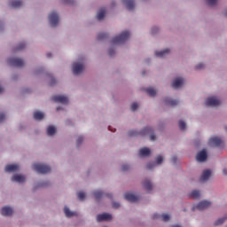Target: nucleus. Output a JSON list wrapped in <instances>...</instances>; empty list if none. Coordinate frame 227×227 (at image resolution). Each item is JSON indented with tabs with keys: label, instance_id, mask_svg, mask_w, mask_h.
Returning <instances> with one entry per match:
<instances>
[{
	"label": "nucleus",
	"instance_id": "nucleus-1",
	"mask_svg": "<svg viewBox=\"0 0 227 227\" xmlns=\"http://www.w3.org/2000/svg\"><path fill=\"white\" fill-rule=\"evenodd\" d=\"M128 136L129 137H136L137 136H149L151 141H155V134L153 133V129L151 127H146L140 132H137L136 130H129L128 132Z\"/></svg>",
	"mask_w": 227,
	"mask_h": 227
},
{
	"label": "nucleus",
	"instance_id": "nucleus-2",
	"mask_svg": "<svg viewBox=\"0 0 227 227\" xmlns=\"http://www.w3.org/2000/svg\"><path fill=\"white\" fill-rule=\"evenodd\" d=\"M130 38V32L129 31H123L121 33V35L115 36L112 40V43L114 45H116L117 43H125L127 40Z\"/></svg>",
	"mask_w": 227,
	"mask_h": 227
},
{
	"label": "nucleus",
	"instance_id": "nucleus-3",
	"mask_svg": "<svg viewBox=\"0 0 227 227\" xmlns=\"http://www.w3.org/2000/svg\"><path fill=\"white\" fill-rule=\"evenodd\" d=\"M34 171L41 173V175H45L46 173H51V167L42 164V163H34L32 165Z\"/></svg>",
	"mask_w": 227,
	"mask_h": 227
},
{
	"label": "nucleus",
	"instance_id": "nucleus-4",
	"mask_svg": "<svg viewBox=\"0 0 227 227\" xmlns=\"http://www.w3.org/2000/svg\"><path fill=\"white\" fill-rule=\"evenodd\" d=\"M7 62L11 67H16L17 68H22V67L24 66V60L19 58L8 59Z\"/></svg>",
	"mask_w": 227,
	"mask_h": 227
},
{
	"label": "nucleus",
	"instance_id": "nucleus-5",
	"mask_svg": "<svg viewBox=\"0 0 227 227\" xmlns=\"http://www.w3.org/2000/svg\"><path fill=\"white\" fill-rule=\"evenodd\" d=\"M49 22L51 27H56L59 22V16L56 12H51L49 17Z\"/></svg>",
	"mask_w": 227,
	"mask_h": 227
},
{
	"label": "nucleus",
	"instance_id": "nucleus-6",
	"mask_svg": "<svg viewBox=\"0 0 227 227\" xmlns=\"http://www.w3.org/2000/svg\"><path fill=\"white\" fill-rule=\"evenodd\" d=\"M206 106L208 107H217V106H221V100L215 97H210L206 100Z\"/></svg>",
	"mask_w": 227,
	"mask_h": 227
},
{
	"label": "nucleus",
	"instance_id": "nucleus-7",
	"mask_svg": "<svg viewBox=\"0 0 227 227\" xmlns=\"http://www.w3.org/2000/svg\"><path fill=\"white\" fill-rule=\"evenodd\" d=\"M84 71V66L82 64L74 62L73 64V74L74 75H79L82 72Z\"/></svg>",
	"mask_w": 227,
	"mask_h": 227
},
{
	"label": "nucleus",
	"instance_id": "nucleus-8",
	"mask_svg": "<svg viewBox=\"0 0 227 227\" xmlns=\"http://www.w3.org/2000/svg\"><path fill=\"white\" fill-rule=\"evenodd\" d=\"M212 205L209 201L202 200L200 201L198 206H195L192 207V210H205L206 208H208Z\"/></svg>",
	"mask_w": 227,
	"mask_h": 227
},
{
	"label": "nucleus",
	"instance_id": "nucleus-9",
	"mask_svg": "<svg viewBox=\"0 0 227 227\" xmlns=\"http://www.w3.org/2000/svg\"><path fill=\"white\" fill-rule=\"evenodd\" d=\"M208 155L207 154V150L203 149L202 151H200L196 155V160L198 162H205L207 160Z\"/></svg>",
	"mask_w": 227,
	"mask_h": 227
},
{
	"label": "nucleus",
	"instance_id": "nucleus-10",
	"mask_svg": "<svg viewBox=\"0 0 227 227\" xmlns=\"http://www.w3.org/2000/svg\"><path fill=\"white\" fill-rule=\"evenodd\" d=\"M51 100L53 102H59V104H68V98H67L66 96H52Z\"/></svg>",
	"mask_w": 227,
	"mask_h": 227
},
{
	"label": "nucleus",
	"instance_id": "nucleus-11",
	"mask_svg": "<svg viewBox=\"0 0 227 227\" xmlns=\"http://www.w3.org/2000/svg\"><path fill=\"white\" fill-rule=\"evenodd\" d=\"M124 198L127 201H129V203H136L137 201H139V197L130 192L125 193Z\"/></svg>",
	"mask_w": 227,
	"mask_h": 227
},
{
	"label": "nucleus",
	"instance_id": "nucleus-12",
	"mask_svg": "<svg viewBox=\"0 0 227 227\" xmlns=\"http://www.w3.org/2000/svg\"><path fill=\"white\" fill-rule=\"evenodd\" d=\"M113 219V215L107 213H104L97 215L98 223H102V221H111Z\"/></svg>",
	"mask_w": 227,
	"mask_h": 227
},
{
	"label": "nucleus",
	"instance_id": "nucleus-13",
	"mask_svg": "<svg viewBox=\"0 0 227 227\" xmlns=\"http://www.w3.org/2000/svg\"><path fill=\"white\" fill-rule=\"evenodd\" d=\"M184 85V78H176L172 82V88L178 90L181 86Z\"/></svg>",
	"mask_w": 227,
	"mask_h": 227
},
{
	"label": "nucleus",
	"instance_id": "nucleus-14",
	"mask_svg": "<svg viewBox=\"0 0 227 227\" xmlns=\"http://www.w3.org/2000/svg\"><path fill=\"white\" fill-rule=\"evenodd\" d=\"M152 151L148 147H143L139 150L138 155L139 157H149Z\"/></svg>",
	"mask_w": 227,
	"mask_h": 227
},
{
	"label": "nucleus",
	"instance_id": "nucleus-15",
	"mask_svg": "<svg viewBox=\"0 0 227 227\" xmlns=\"http://www.w3.org/2000/svg\"><path fill=\"white\" fill-rule=\"evenodd\" d=\"M12 182H18V184H24V182H26V177L22 175H14L12 177Z\"/></svg>",
	"mask_w": 227,
	"mask_h": 227
},
{
	"label": "nucleus",
	"instance_id": "nucleus-16",
	"mask_svg": "<svg viewBox=\"0 0 227 227\" xmlns=\"http://www.w3.org/2000/svg\"><path fill=\"white\" fill-rule=\"evenodd\" d=\"M1 214L2 215H12L13 214V209L8 206H5L1 209Z\"/></svg>",
	"mask_w": 227,
	"mask_h": 227
},
{
	"label": "nucleus",
	"instance_id": "nucleus-17",
	"mask_svg": "<svg viewBox=\"0 0 227 227\" xmlns=\"http://www.w3.org/2000/svg\"><path fill=\"white\" fill-rule=\"evenodd\" d=\"M211 175L212 171H210L209 169L204 170L200 176V182H206V180H208L210 178Z\"/></svg>",
	"mask_w": 227,
	"mask_h": 227
},
{
	"label": "nucleus",
	"instance_id": "nucleus-18",
	"mask_svg": "<svg viewBox=\"0 0 227 227\" xmlns=\"http://www.w3.org/2000/svg\"><path fill=\"white\" fill-rule=\"evenodd\" d=\"M19 169V165L12 164V165H7L4 168V171L6 173H13L14 171H17Z\"/></svg>",
	"mask_w": 227,
	"mask_h": 227
},
{
	"label": "nucleus",
	"instance_id": "nucleus-19",
	"mask_svg": "<svg viewBox=\"0 0 227 227\" xmlns=\"http://www.w3.org/2000/svg\"><path fill=\"white\" fill-rule=\"evenodd\" d=\"M122 3L126 4L127 10L132 11L136 8V4H134V0H122Z\"/></svg>",
	"mask_w": 227,
	"mask_h": 227
},
{
	"label": "nucleus",
	"instance_id": "nucleus-20",
	"mask_svg": "<svg viewBox=\"0 0 227 227\" xmlns=\"http://www.w3.org/2000/svg\"><path fill=\"white\" fill-rule=\"evenodd\" d=\"M164 102L166 106H178V100H176V99L166 98L164 99Z\"/></svg>",
	"mask_w": 227,
	"mask_h": 227
},
{
	"label": "nucleus",
	"instance_id": "nucleus-21",
	"mask_svg": "<svg viewBox=\"0 0 227 227\" xmlns=\"http://www.w3.org/2000/svg\"><path fill=\"white\" fill-rule=\"evenodd\" d=\"M22 4V1L20 0H13L10 2V6H12V8H20Z\"/></svg>",
	"mask_w": 227,
	"mask_h": 227
},
{
	"label": "nucleus",
	"instance_id": "nucleus-22",
	"mask_svg": "<svg viewBox=\"0 0 227 227\" xmlns=\"http://www.w3.org/2000/svg\"><path fill=\"white\" fill-rule=\"evenodd\" d=\"M168 54H169V49H165L161 51H155V56L158 58H164L165 56H168Z\"/></svg>",
	"mask_w": 227,
	"mask_h": 227
},
{
	"label": "nucleus",
	"instance_id": "nucleus-23",
	"mask_svg": "<svg viewBox=\"0 0 227 227\" xmlns=\"http://www.w3.org/2000/svg\"><path fill=\"white\" fill-rule=\"evenodd\" d=\"M64 212L67 217H74V215H77L75 212L70 211V208L67 207H64Z\"/></svg>",
	"mask_w": 227,
	"mask_h": 227
},
{
	"label": "nucleus",
	"instance_id": "nucleus-24",
	"mask_svg": "<svg viewBox=\"0 0 227 227\" xmlns=\"http://www.w3.org/2000/svg\"><path fill=\"white\" fill-rule=\"evenodd\" d=\"M143 186L145 189V191H152V182H150L149 180H145L143 182Z\"/></svg>",
	"mask_w": 227,
	"mask_h": 227
},
{
	"label": "nucleus",
	"instance_id": "nucleus-25",
	"mask_svg": "<svg viewBox=\"0 0 227 227\" xmlns=\"http://www.w3.org/2000/svg\"><path fill=\"white\" fill-rule=\"evenodd\" d=\"M105 17H106V9H100L97 15L98 20H102Z\"/></svg>",
	"mask_w": 227,
	"mask_h": 227
},
{
	"label": "nucleus",
	"instance_id": "nucleus-26",
	"mask_svg": "<svg viewBox=\"0 0 227 227\" xmlns=\"http://www.w3.org/2000/svg\"><path fill=\"white\" fill-rule=\"evenodd\" d=\"M48 136H54L56 134V128L54 126H49L47 128Z\"/></svg>",
	"mask_w": 227,
	"mask_h": 227
},
{
	"label": "nucleus",
	"instance_id": "nucleus-27",
	"mask_svg": "<svg viewBox=\"0 0 227 227\" xmlns=\"http://www.w3.org/2000/svg\"><path fill=\"white\" fill-rule=\"evenodd\" d=\"M145 91L149 97H155L157 95V91L153 88H148Z\"/></svg>",
	"mask_w": 227,
	"mask_h": 227
},
{
	"label": "nucleus",
	"instance_id": "nucleus-28",
	"mask_svg": "<svg viewBox=\"0 0 227 227\" xmlns=\"http://www.w3.org/2000/svg\"><path fill=\"white\" fill-rule=\"evenodd\" d=\"M34 119L40 121L43 120V113L42 112H35L34 113Z\"/></svg>",
	"mask_w": 227,
	"mask_h": 227
},
{
	"label": "nucleus",
	"instance_id": "nucleus-29",
	"mask_svg": "<svg viewBox=\"0 0 227 227\" xmlns=\"http://www.w3.org/2000/svg\"><path fill=\"white\" fill-rule=\"evenodd\" d=\"M200 196V191L198 190L192 191V193L190 194V198H193V200H198Z\"/></svg>",
	"mask_w": 227,
	"mask_h": 227
},
{
	"label": "nucleus",
	"instance_id": "nucleus-30",
	"mask_svg": "<svg viewBox=\"0 0 227 227\" xmlns=\"http://www.w3.org/2000/svg\"><path fill=\"white\" fill-rule=\"evenodd\" d=\"M209 143H223V140L220 137H211L209 139Z\"/></svg>",
	"mask_w": 227,
	"mask_h": 227
},
{
	"label": "nucleus",
	"instance_id": "nucleus-31",
	"mask_svg": "<svg viewBox=\"0 0 227 227\" xmlns=\"http://www.w3.org/2000/svg\"><path fill=\"white\" fill-rule=\"evenodd\" d=\"M102 196H104V192L102 191L94 192V197L98 201L100 200V198H102Z\"/></svg>",
	"mask_w": 227,
	"mask_h": 227
},
{
	"label": "nucleus",
	"instance_id": "nucleus-32",
	"mask_svg": "<svg viewBox=\"0 0 227 227\" xmlns=\"http://www.w3.org/2000/svg\"><path fill=\"white\" fill-rule=\"evenodd\" d=\"M227 219V215H225L223 218H220L215 222V226H219L220 224H223L224 221Z\"/></svg>",
	"mask_w": 227,
	"mask_h": 227
},
{
	"label": "nucleus",
	"instance_id": "nucleus-33",
	"mask_svg": "<svg viewBox=\"0 0 227 227\" xmlns=\"http://www.w3.org/2000/svg\"><path fill=\"white\" fill-rule=\"evenodd\" d=\"M77 198H78V200L82 201V200H84V198H86V193H84V192H80L77 194Z\"/></svg>",
	"mask_w": 227,
	"mask_h": 227
},
{
	"label": "nucleus",
	"instance_id": "nucleus-34",
	"mask_svg": "<svg viewBox=\"0 0 227 227\" xmlns=\"http://www.w3.org/2000/svg\"><path fill=\"white\" fill-rule=\"evenodd\" d=\"M164 161V158L161 155L156 157V164L160 165Z\"/></svg>",
	"mask_w": 227,
	"mask_h": 227
},
{
	"label": "nucleus",
	"instance_id": "nucleus-35",
	"mask_svg": "<svg viewBox=\"0 0 227 227\" xmlns=\"http://www.w3.org/2000/svg\"><path fill=\"white\" fill-rule=\"evenodd\" d=\"M106 37H107L106 33H100L98 35V40H106Z\"/></svg>",
	"mask_w": 227,
	"mask_h": 227
},
{
	"label": "nucleus",
	"instance_id": "nucleus-36",
	"mask_svg": "<svg viewBox=\"0 0 227 227\" xmlns=\"http://www.w3.org/2000/svg\"><path fill=\"white\" fill-rule=\"evenodd\" d=\"M206 3H207L208 6H215V4H217V0H206Z\"/></svg>",
	"mask_w": 227,
	"mask_h": 227
},
{
	"label": "nucleus",
	"instance_id": "nucleus-37",
	"mask_svg": "<svg viewBox=\"0 0 227 227\" xmlns=\"http://www.w3.org/2000/svg\"><path fill=\"white\" fill-rule=\"evenodd\" d=\"M185 123L184 122V121H179V129L180 130H185Z\"/></svg>",
	"mask_w": 227,
	"mask_h": 227
},
{
	"label": "nucleus",
	"instance_id": "nucleus-38",
	"mask_svg": "<svg viewBox=\"0 0 227 227\" xmlns=\"http://www.w3.org/2000/svg\"><path fill=\"white\" fill-rule=\"evenodd\" d=\"M161 219L164 221V223H168V221L170 219L169 215H162Z\"/></svg>",
	"mask_w": 227,
	"mask_h": 227
},
{
	"label": "nucleus",
	"instance_id": "nucleus-39",
	"mask_svg": "<svg viewBox=\"0 0 227 227\" xmlns=\"http://www.w3.org/2000/svg\"><path fill=\"white\" fill-rule=\"evenodd\" d=\"M26 48V43H21L19 44V46L16 48V51H22V49Z\"/></svg>",
	"mask_w": 227,
	"mask_h": 227
},
{
	"label": "nucleus",
	"instance_id": "nucleus-40",
	"mask_svg": "<svg viewBox=\"0 0 227 227\" xmlns=\"http://www.w3.org/2000/svg\"><path fill=\"white\" fill-rule=\"evenodd\" d=\"M223 145H224V144H223V143H214V144H212V147L213 148H221V146H223Z\"/></svg>",
	"mask_w": 227,
	"mask_h": 227
},
{
	"label": "nucleus",
	"instance_id": "nucleus-41",
	"mask_svg": "<svg viewBox=\"0 0 227 227\" xmlns=\"http://www.w3.org/2000/svg\"><path fill=\"white\" fill-rule=\"evenodd\" d=\"M137 107H139V105H137V103H132L131 111H137Z\"/></svg>",
	"mask_w": 227,
	"mask_h": 227
},
{
	"label": "nucleus",
	"instance_id": "nucleus-42",
	"mask_svg": "<svg viewBox=\"0 0 227 227\" xmlns=\"http://www.w3.org/2000/svg\"><path fill=\"white\" fill-rule=\"evenodd\" d=\"M201 68H205V65H203L202 63L195 67V70H201Z\"/></svg>",
	"mask_w": 227,
	"mask_h": 227
},
{
	"label": "nucleus",
	"instance_id": "nucleus-43",
	"mask_svg": "<svg viewBox=\"0 0 227 227\" xmlns=\"http://www.w3.org/2000/svg\"><path fill=\"white\" fill-rule=\"evenodd\" d=\"M129 169H130V166H129V165H122V167H121V170L122 171H129Z\"/></svg>",
	"mask_w": 227,
	"mask_h": 227
},
{
	"label": "nucleus",
	"instance_id": "nucleus-44",
	"mask_svg": "<svg viewBox=\"0 0 227 227\" xmlns=\"http://www.w3.org/2000/svg\"><path fill=\"white\" fill-rule=\"evenodd\" d=\"M5 119H6V115H4V114H0V123L4 121Z\"/></svg>",
	"mask_w": 227,
	"mask_h": 227
},
{
	"label": "nucleus",
	"instance_id": "nucleus-45",
	"mask_svg": "<svg viewBox=\"0 0 227 227\" xmlns=\"http://www.w3.org/2000/svg\"><path fill=\"white\" fill-rule=\"evenodd\" d=\"M153 168H155V163H149L147 165V169H153Z\"/></svg>",
	"mask_w": 227,
	"mask_h": 227
},
{
	"label": "nucleus",
	"instance_id": "nucleus-46",
	"mask_svg": "<svg viewBox=\"0 0 227 227\" xmlns=\"http://www.w3.org/2000/svg\"><path fill=\"white\" fill-rule=\"evenodd\" d=\"M113 208H120V203H118V202H114V203H113Z\"/></svg>",
	"mask_w": 227,
	"mask_h": 227
},
{
	"label": "nucleus",
	"instance_id": "nucleus-47",
	"mask_svg": "<svg viewBox=\"0 0 227 227\" xmlns=\"http://www.w3.org/2000/svg\"><path fill=\"white\" fill-rule=\"evenodd\" d=\"M108 54H109V56H113V55L114 54V50L110 49V50L108 51Z\"/></svg>",
	"mask_w": 227,
	"mask_h": 227
},
{
	"label": "nucleus",
	"instance_id": "nucleus-48",
	"mask_svg": "<svg viewBox=\"0 0 227 227\" xmlns=\"http://www.w3.org/2000/svg\"><path fill=\"white\" fill-rule=\"evenodd\" d=\"M84 141V138L82 137H80L78 138V143H82Z\"/></svg>",
	"mask_w": 227,
	"mask_h": 227
},
{
	"label": "nucleus",
	"instance_id": "nucleus-49",
	"mask_svg": "<svg viewBox=\"0 0 227 227\" xmlns=\"http://www.w3.org/2000/svg\"><path fill=\"white\" fill-rule=\"evenodd\" d=\"M172 162H174V164L176 163V156L172 157Z\"/></svg>",
	"mask_w": 227,
	"mask_h": 227
},
{
	"label": "nucleus",
	"instance_id": "nucleus-50",
	"mask_svg": "<svg viewBox=\"0 0 227 227\" xmlns=\"http://www.w3.org/2000/svg\"><path fill=\"white\" fill-rule=\"evenodd\" d=\"M155 31H159V28L153 27V28L152 29V33H153V34L155 33Z\"/></svg>",
	"mask_w": 227,
	"mask_h": 227
},
{
	"label": "nucleus",
	"instance_id": "nucleus-51",
	"mask_svg": "<svg viewBox=\"0 0 227 227\" xmlns=\"http://www.w3.org/2000/svg\"><path fill=\"white\" fill-rule=\"evenodd\" d=\"M106 196L107 198H110V199L113 198V194L106 193Z\"/></svg>",
	"mask_w": 227,
	"mask_h": 227
},
{
	"label": "nucleus",
	"instance_id": "nucleus-52",
	"mask_svg": "<svg viewBox=\"0 0 227 227\" xmlns=\"http://www.w3.org/2000/svg\"><path fill=\"white\" fill-rule=\"evenodd\" d=\"M223 175H227V168H223Z\"/></svg>",
	"mask_w": 227,
	"mask_h": 227
},
{
	"label": "nucleus",
	"instance_id": "nucleus-53",
	"mask_svg": "<svg viewBox=\"0 0 227 227\" xmlns=\"http://www.w3.org/2000/svg\"><path fill=\"white\" fill-rule=\"evenodd\" d=\"M51 57H52V54L47 53V58H51Z\"/></svg>",
	"mask_w": 227,
	"mask_h": 227
},
{
	"label": "nucleus",
	"instance_id": "nucleus-54",
	"mask_svg": "<svg viewBox=\"0 0 227 227\" xmlns=\"http://www.w3.org/2000/svg\"><path fill=\"white\" fill-rule=\"evenodd\" d=\"M159 215H154L153 219H158Z\"/></svg>",
	"mask_w": 227,
	"mask_h": 227
},
{
	"label": "nucleus",
	"instance_id": "nucleus-55",
	"mask_svg": "<svg viewBox=\"0 0 227 227\" xmlns=\"http://www.w3.org/2000/svg\"><path fill=\"white\" fill-rule=\"evenodd\" d=\"M3 91H4V90L2 87H0V93H3Z\"/></svg>",
	"mask_w": 227,
	"mask_h": 227
},
{
	"label": "nucleus",
	"instance_id": "nucleus-56",
	"mask_svg": "<svg viewBox=\"0 0 227 227\" xmlns=\"http://www.w3.org/2000/svg\"><path fill=\"white\" fill-rule=\"evenodd\" d=\"M224 16L227 17V10L224 12Z\"/></svg>",
	"mask_w": 227,
	"mask_h": 227
},
{
	"label": "nucleus",
	"instance_id": "nucleus-57",
	"mask_svg": "<svg viewBox=\"0 0 227 227\" xmlns=\"http://www.w3.org/2000/svg\"><path fill=\"white\" fill-rule=\"evenodd\" d=\"M66 3H70V1H68V0H66Z\"/></svg>",
	"mask_w": 227,
	"mask_h": 227
},
{
	"label": "nucleus",
	"instance_id": "nucleus-58",
	"mask_svg": "<svg viewBox=\"0 0 227 227\" xmlns=\"http://www.w3.org/2000/svg\"><path fill=\"white\" fill-rule=\"evenodd\" d=\"M57 111H59V107L57 108Z\"/></svg>",
	"mask_w": 227,
	"mask_h": 227
}]
</instances>
